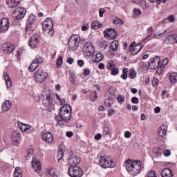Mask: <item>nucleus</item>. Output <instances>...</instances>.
Segmentation results:
<instances>
[{
	"label": "nucleus",
	"mask_w": 177,
	"mask_h": 177,
	"mask_svg": "<svg viewBox=\"0 0 177 177\" xmlns=\"http://www.w3.org/2000/svg\"><path fill=\"white\" fill-rule=\"evenodd\" d=\"M124 167L132 176H136L143 169V165L140 160L127 159L124 162Z\"/></svg>",
	"instance_id": "nucleus-1"
},
{
	"label": "nucleus",
	"mask_w": 177,
	"mask_h": 177,
	"mask_svg": "<svg viewBox=\"0 0 177 177\" xmlns=\"http://www.w3.org/2000/svg\"><path fill=\"white\" fill-rule=\"evenodd\" d=\"M97 159L101 168H114L115 162L109 157H107L104 153L101 152L98 154Z\"/></svg>",
	"instance_id": "nucleus-2"
},
{
	"label": "nucleus",
	"mask_w": 177,
	"mask_h": 177,
	"mask_svg": "<svg viewBox=\"0 0 177 177\" xmlns=\"http://www.w3.org/2000/svg\"><path fill=\"white\" fill-rule=\"evenodd\" d=\"M42 30L44 34L47 37L53 35V21L50 18H46L42 24Z\"/></svg>",
	"instance_id": "nucleus-3"
},
{
	"label": "nucleus",
	"mask_w": 177,
	"mask_h": 177,
	"mask_svg": "<svg viewBox=\"0 0 177 177\" xmlns=\"http://www.w3.org/2000/svg\"><path fill=\"white\" fill-rule=\"evenodd\" d=\"M59 117L68 122L71 120V106L67 104H64L60 108Z\"/></svg>",
	"instance_id": "nucleus-4"
},
{
	"label": "nucleus",
	"mask_w": 177,
	"mask_h": 177,
	"mask_svg": "<svg viewBox=\"0 0 177 177\" xmlns=\"http://www.w3.org/2000/svg\"><path fill=\"white\" fill-rule=\"evenodd\" d=\"M80 42H81V37L78 35H73L68 43L69 49L77 50L80 46Z\"/></svg>",
	"instance_id": "nucleus-5"
},
{
	"label": "nucleus",
	"mask_w": 177,
	"mask_h": 177,
	"mask_svg": "<svg viewBox=\"0 0 177 177\" xmlns=\"http://www.w3.org/2000/svg\"><path fill=\"white\" fill-rule=\"evenodd\" d=\"M48 72H45L42 69H38L35 72L34 80L37 84H42L48 77Z\"/></svg>",
	"instance_id": "nucleus-6"
},
{
	"label": "nucleus",
	"mask_w": 177,
	"mask_h": 177,
	"mask_svg": "<svg viewBox=\"0 0 177 177\" xmlns=\"http://www.w3.org/2000/svg\"><path fill=\"white\" fill-rule=\"evenodd\" d=\"M95 52V47L91 42H86L83 46L82 53L86 57H90Z\"/></svg>",
	"instance_id": "nucleus-7"
},
{
	"label": "nucleus",
	"mask_w": 177,
	"mask_h": 177,
	"mask_svg": "<svg viewBox=\"0 0 177 177\" xmlns=\"http://www.w3.org/2000/svg\"><path fill=\"white\" fill-rule=\"evenodd\" d=\"M42 63H44V58L39 55L36 56L35 59L32 60L30 66L28 67V71H30V73H34Z\"/></svg>",
	"instance_id": "nucleus-8"
},
{
	"label": "nucleus",
	"mask_w": 177,
	"mask_h": 177,
	"mask_svg": "<svg viewBox=\"0 0 177 177\" xmlns=\"http://www.w3.org/2000/svg\"><path fill=\"white\" fill-rule=\"evenodd\" d=\"M144 47L145 45H143V44H136V42L133 41L129 46V52L131 55L135 56V55H138Z\"/></svg>",
	"instance_id": "nucleus-9"
},
{
	"label": "nucleus",
	"mask_w": 177,
	"mask_h": 177,
	"mask_svg": "<svg viewBox=\"0 0 177 177\" xmlns=\"http://www.w3.org/2000/svg\"><path fill=\"white\" fill-rule=\"evenodd\" d=\"M27 10L23 7H18L12 12V17L15 20H21L26 16Z\"/></svg>",
	"instance_id": "nucleus-10"
},
{
	"label": "nucleus",
	"mask_w": 177,
	"mask_h": 177,
	"mask_svg": "<svg viewBox=\"0 0 177 177\" xmlns=\"http://www.w3.org/2000/svg\"><path fill=\"white\" fill-rule=\"evenodd\" d=\"M69 176L71 177H82V169L78 166L69 167L68 169Z\"/></svg>",
	"instance_id": "nucleus-11"
},
{
	"label": "nucleus",
	"mask_w": 177,
	"mask_h": 177,
	"mask_svg": "<svg viewBox=\"0 0 177 177\" xmlns=\"http://www.w3.org/2000/svg\"><path fill=\"white\" fill-rule=\"evenodd\" d=\"M9 27H10V22L9 21V19L3 18L0 20V34L6 32V31L9 30Z\"/></svg>",
	"instance_id": "nucleus-12"
},
{
	"label": "nucleus",
	"mask_w": 177,
	"mask_h": 177,
	"mask_svg": "<svg viewBox=\"0 0 177 177\" xmlns=\"http://www.w3.org/2000/svg\"><path fill=\"white\" fill-rule=\"evenodd\" d=\"M160 63V57L156 56L149 61L148 66L151 70H156V68H159Z\"/></svg>",
	"instance_id": "nucleus-13"
},
{
	"label": "nucleus",
	"mask_w": 177,
	"mask_h": 177,
	"mask_svg": "<svg viewBox=\"0 0 177 177\" xmlns=\"http://www.w3.org/2000/svg\"><path fill=\"white\" fill-rule=\"evenodd\" d=\"M118 35L117 30L114 29H106L104 31V36L106 39H115Z\"/></svg>",
	"instance_id": "nucleus-14"
},
{
	"label": "nucleus",
	"mask_w": 177,
	"mask_h": 177,
	"mask_svg": "<svg viewBox=\"0 0 177 177\" xmlns=\"http://www.w3.org/2000/svg\"><path fill=\"white\" fill-rule=\"evenodd\" d=\"M20 139H21V136L20 135V132L19 131H14L11 133V142L15 146H17V145H20Z\"/></svg>",
	"instance_id": "nucleus-15"
},
{
	"label": "nucleus",
	"mask_w": 177,
	"mask_h": 177,
	"mask_svg": "<svg viewBox=\"0 0 177 177\" xmlns=\"http://www.w3.org/2000/svg\"><path fill=\"white\" fill-rule=\"evenodd\" d=\"M80 162H81V158H80V156L75 154L71 155L68 160L69 167H78L77 165H78Z\"/></svg>",
	"instance_id": "nucleus-16"
},
{
	"label": "nucleus",
	"mask_w": 177,
	"mask_h": 177,
	"mask_svg": "<svg viewBox=\"0 0 177 177\" xmlns=\"http://www.w3.org/2000/svg\"><path fill=\"white\" fill-rule=\"evenodd\" d=\"M40 38L39 36L35 35L32 36L29 39V46L32 49H35L39 45Z\"/></svg>",
	"instance_id": "nucleus-17"
},
{
	"label": "nucleus",
	"mask_w": 177,
	"mask_h": 177,
	"mask_svg": "<svg viewBox=\"0 0 177 177\" xmlns=\"http://www.w3.org/2000/svg\"><path fill=\"white\" fill-rule=\"evenodd\" d=\"M151 32H153V27H149L147 30V34L148 35L145 38V40H148L150 41V39H153V38H156L158 39L160 38V37H161V35H164V33H156L153 37L151 36Z\"/></svg>",
	"instance_id": "nucleus-18"
},
{
	"label": "nucleus",
	"mask_w": 177,
	"mask_h": 177,
	"mask_svg": "<svg viewBox=\"0 0 177 177\" xmlns=\"http://www.w3.org/2000/svg\"><path fill=\"white\" fill-rule=\"evenodd\" d=\"M32 167L39 175L41 176V171H42V167L41 166V162L35 158H32Z\"/></svg>",
	"instance_id": "nucleus-19"
},
{
	"label": "nucleus",
	"mask_w": 177,
	"mask_h": 177,
	"mask_svg": "<svg viewBox=\"0 0 177 177\" xmlns=\"http://www.w3.org/2000/svg\"><path fill=\"white\" fill-rule=\"evenodd\" d=\"M41 138L46 143H52L53 142V135L51 133H41Z\"/></svg>",
	"instance_id": "nucleus-20"
},
{
	"label": "nucleus",
	"mask_w": 177,
	"mask_h": 177,
	"mask_svg": "<svg viewBox=\"0 0 177 177\" xmlns=\"http://www.w3.org/2000/svg\"><path fill=\"white\" fill-rule=\"evenodd\" d=\"M19 127L21 131V132H27V131H30V133H32V132H34V128H32V127L26 124H23V123H20L19 124Z\"/></svg>",
	"instance_id": "nucleus-21"
},
{
	"label": "nucleus",
	"mask_w": 177,
	"mask_h": 177,
	"mask_svg": "<svg viewBox=\"0 0 177 177\" xmlns=\"http://www.w3.org/2000/svg\"><path fill=\"white\" fill-rule=\"evenodd\" d=\"M169 62V59H168V58H165L162 60V64L160 63L159 64V68L157 70L158 74H162V71H164V68L167 67Z\"/></svg>",
	"instance_id": "nucleus-22"
},
{
	"label": "nucleus",
	"mask_w": 177,
	"mask_h": 177,
	"mask_svg": "<svg viewBox=\"0 0 177 177\" xmlns=\"http://www.w3.org/2000/svg\"><path fill=\"white\" fill-rule=\"evenodd\" d=\"M16 46L15 45L11 44H4L3 47V52H6V53H12L13 50H15V48Z\"/></svg>",
	"instance_id": "nucleus-23"
},
{
	"label": "nucleus",
	"mask_w": 177,
	"mask_h": 177,
	"mask_svg": "<svg viewBox=\"0 0 177 177\" xmlns=\"http://www.w3.org/2000/svg\"><path fill=\"white\" fill-rule=\"evenodd\" d=\"M167 127L166 125H162L158 129V135L160 136L161 138H164L165 135H167Z\"/></svg>",
	"instance_id": "nucleus-24"
},
{
	"label": "nucleus",
	"mask_w": 177,
	"mask_h": 177,
	"mask_svg": "<svg viewBox=\"0 0 177 177\" xmlns=\"http://www.w3.org/2000/svg\"><path fill=\"white\" fill-rule=\"evenodd\" d=\"M10 107H12V102H10V100H6V102H4L1 106V109L6 112V111H9V110H10Z\"/></svg>",
	"instance_id": "nucleus-25"
},
{
	"label": "nucleus",
	"mask_w": 177,
	"mask_h": 177,
	"mask_svg": "<svg viewBox=\"0 0 177 177\" xmlns=\"http://www.w3.org/2000/svg\"><path fill=\"white\" fill-rule=\"evenodd\" d=\"M162 177H173L174 173H172V170L170 169L166 168L163 169L161 172Z\"/></svg>",
	"instance_id": "nucleus-26"
},
{
	"label": "nucleus",
	"mask_w": 177,
	"mask_h": 177,
	"mask_svg": "<svg viewBox=\"0 0 177 177\" xmlns=\"http://www.w3.org/2000/svg\"><path fill=\"white\" fill-rule=\"evenodd\" d=\"M20 3V0H7L8 8H16Z\"/></svg>",
	"instance_id": "nucleus-27"
},
{
	"label": "nucleus",
	"mask_w": 177,
	"mask_h": 177,
	"mask_svg": "<svg viewBox=\"0 0 177 177\" xmlns=\"http://www.w3.org/2000/svg\"><path fill=\"white\" fill-rule=\"evenodd\" d=\"M120 46V43L118 41L115 40L113 41L110 44V49L113 50V52H115L118 50V47Z\"/></svg>",
	"instance_id": "nucleus-28"
},
{
	"label": "nucleus",
	"mask_w": 177,
	"mask_h": 177,
	"mask_svg": "<svg viewBox=\"0 0 177 177\" xmlns=\"http://www.w3.org/2000/svg\"><path fill=\"white\" fill-rule=\"evenodd\" d=\"M3 75L4 77L7 88H10V86H12V80H10V77H9V75L8 73L4 72Z\"/></svg>",
	"instance_id": "nucleus-29"
},
{
	"label": "nucleus",
	"mask_w": 177,
	"mask_h": 177,
	"mask_svg": "<svg viewBox=\"0 0 177 177\" xmlns=\"http://www.w3.org/2000/svg\"><path fill=\"white\" fill-rule=\"evenodd\" d=\"M46 172L47 175H50V176H52V177L57 176V171H56V169H55V168L46 169Z\"/></svg>",
	"instance_id": "nucleus-30"
},
{
	"label": "nucleus",
	"mask_w": 177,
	"mask_h": 177,
	"mask_svg": "<svg viewBox=\"0 0 177 177\" xmlns=\"http://www.w3.org/2000/svg\"><path fill=\"white\" fill-rule=\"evenodd\" d=\"M169 81L171 84H175L177 81V73L173 72L169 74Z\"/></svg>",
	"instance_id": "nucleus-31"
},
{
	"label": "nucleus",
	"mask_w": 177,
	"mask_h": 177,
	"mask_svg": "<svg viewBox=\"0 0 177 177\" xmlns=\"http://www.w3.org/2000/svg\"><path fill=\"white\" fill-rule=\"evenodd\" d=\"M128 73H129V68H124L122 69V74L120 75L122 80H127L128 78Z\"/></svg>",
	"instance_id": "nucleus-32"
},
{
	"label": "nucleus",
	"mask_w": 177,
	"mask_h": 177,
	"mask_svg": "<svg viewBox=\"0 0 177 177\" xmlns=\"http://www.w3.org/2000/svg\"><path fill=\"white\" fill-rule=\"evenodd\" d=\"M55 120L57 122V125H59V127H63L64 124H66V120L60 116H56Z\"/></svg>",
	"instance_id": "nucleus-33"
},
{
	"label": "nucleus",
	"mask_w": 177,
	"mask_h": 177,
	"mask_svg": "<svg viewBox=\"0 0 177 177\" xmlns=\"http://www.w3.org/2000/svg\"><path fill=\"white\" fill-rule=\"evenodd\" d=\"M156 157H160V156H162V153H164V149L158 147H156L155 149V151H154Z\"/></svg>",
	"instance_id": "nucleus-34"
},
{
	"label": "nucleus",
	"mask_w": 177,
	"mask_h": 177,
	"mask_svg": "<svg viewBox=\"0 0 177 177\" xmlns=\"http://www.w3.org/2000/svg\"><path fill=\"white\" fill-rule=\"evenodd\" d=\"M63 156H64V150L59 148V151L57 155V158L58 159V161H60L62 158H63Z\"/></svg>",
	"instance_id": "nucleus-35"
},
{
	"label": "nucleus",
	"mask_w": 177,
	"mask_h": 177,
	"mask_svg": "<svg viewBox=\"0 0 177 177\" xmlns=\"http://www.w3.org/2000/svg\"><path fill=\"white\" fill-rule=\"evenodd\" d=\"M35 20H37V17L34 15H30L28 17V23L30 24H34V23H35Z\"/></svg>",
	"instance_id": "nucleus-36"
},
{
	"label": "nucleus",
	"mask_w": 177,
	"mask_h": 177,
	"mask_svg": "<svg viewBox=\"0 0 177 177\" xmlns=\"http://www.w3.org/2000/svg\"><path fill=\"white\" fill-rule=\"evenodd\" d=\"M91 102H96L97 100V92L92 91L91 93Z\"/></svg>",
	"instance_id": "nucleus-37"
},
{
	"label": "nucleus",
	"mask_w": 177,
	"mask_h": 177,
	"mask_svg": "<svg viewBox=\"0 0 177 177\" xmlns=\"http://www.w3.org/2000/svg\"><path fill=\"white\" fill-rule=\"evenodd\" d=\"M14 177H23V174L21 173V169H20V167L15 168Z\"/></svg>",
	"instance_id": "nucleus-38"
},
{
	"label": "nucleus",
	"mask_w": 177,
	"mask_h": 177,
	"mask_svg": "<svg viewBox=\"0 0 177 177\" xmlns=\"http://www.w3.org/2000/svg\"><path fill=\"white\" fill-rule=\"evenodd\" d=\"M102 136L104 138H107V136H110V129L109 127H104L103 131H102Z\"/></svg>",
	"instance_id": "nucleus-39"
},
{
	"label": "nucleus",
	"mask_w": 177,
	"mask_h": 177,
	"mask_svg": "<svg viewBox=\"0 0 177 177\" xmlns=\"http://www.w3.org/2000/svg\"><path fill=\"white\" fill-rule=\"evenodd\" d=\"M136 71H135V69H130L129 73V78L131 80H133V78H136Z\"/></svg>",
	"instance_id": "nucleus-40"
},
{
	"label": "nucleus",
	"mask_w": 177,
	"mask_h": 177,
	"mask_svg": "<svg viewBox=\"0 0 177 177\" xmlns=\"http://www.w3.org/2000/svg\"><path fill=\"white\" fill-rule=\"evenodd\" d=\"M100 26H102V24H100V21H94L91 24V28H93V30H97V28H99Z\"/></svg>",
	"instance_id": "nucleus-41"
},
{
	"label": "nucleus",
	"mask_w": 177,
	"mask_h": 177,
	"mask_svg": "<svg viewBox=\"0 0 177 177\" xmlns=\"http://www.w3.org/2000/svg\"><path fill=\"white\" fill-rule=\"evenodd\" d=\"M57 68H62V66H63V57H59L57 59Z\"/></svg>",
	"instance_id": "nucleus-42"
},
{
	"label": "nucleus",
	"mask_w": 177,
	"mask_h": 177,
	"mask_svg": "<svg viewBox=\"0 0 177 177\" xmlns=\"http://www.w3.org/2000/svg\"><path fill=\"white\" fill-rule=\"evenodd\" d=\"M103 57H104V55H103V54L100 53L96 54L95 59V63H99V62H102Z\"/></svg>",
	"instance_id": "nucleus-43"
},
{
	"label": "nucleus",
	"mask_w": 177,
	"mask_h": 177,
	"mask_svg": "<svg viewBox=\"0 0 177 177\" xmlns=\"http://www.w3.org/2000/svg\"><path fill=\"white\" fill-rule=\"evenodd\" d=\"M145 177H157V173L154 170H151L147 173Z\"/></svg>",
	"instance_id": "nucleus-44"
},
{
	"label": "nucleus",
	"mask_w": 177,
	"mask_h": 177,
	"mask_svg": "<svg viewBox=\"0 0 177 177\" xmlns=\"http://www.w3.org/2000/svg\"><path fill=\"white\" fill-rule=\"evenodd\" d=\"M114 67H115V64H114V62L110 60L107 64L108 70H113Z\"/></svg>",
	"instance_id": "nucleus-45"
},
{
	"label": "nucleus",
	"mask_w": 177,
	"mask_h": 177,
	"mask_svg": "<svg viewBox=\"0 0 177 177\" xmlns=\"http://www.w3.org/2000/svg\"><path fill=\"white\" fill-rule=\"evenodd\" d=\"M133 12H134L133 17H138V16H140V15H142V11H140L139 8H134Z\"/></svg>",
	"instance_id": "nucleus-46"
},
{
	"label": "nucleus",
	"mask_w": 177,
	"mask_h": 177,
	"mask_svg": "<svg viewBox=\"0 0 177 177\" xmlns=\"http://www.w3.org/2000/svg\"><path fill=\"white\" fill-rule=\"evenodd\" d=\"M113 23L115 24V26H122V24H124L122 20L118 18L114 19Z\"/></svg>",
	"instance_id": "nucleus-47"
},
{
	"label": "nucleus",
	"mask_w": 177,
	"mask_h": 177,
	"mask_svg": "<svg viewBox=\"0 0 177 177\" xmlns=\"http://www.w3.org/2000/svg\"><path fill=\"white\" fill-rule=\"evenodd\" d=\"M117 100H118V103H120V104H122V103H124V102H125V97L120 95L118 97Z\"/></svg>",
	"instance_id": "nucleus-48"
},
{
	"label": "nucleus",
	"mask_w": 177,
	"mask_h": 177,
	"mask_svg": "<svg viewBox=\"0 0 177 177\" xmlns=\"http://www.w3.org/2000/svg\"><path fill=\"white\" fill-rule=\"evenodd\" d=\"M118 74H120V69L118 68H113L111 69V75H118Z\"/></svg>",
	"instance_id": "nucleus-49"
},
{
	"label": "nucleus",
	"mask_w": 177,
	"mask_h": 177,
	"mask_svg": "<svg viewBox=\"0 0 177 177\" xmlns=\"http://www.w3.org/2000/svg\"><path fill=\"white\" fill-rule=\"evenodd\" d=\"M152 86H158V80L157 77H153L151 80Z\"/></svg>",
	"instance_id": "nucleus-50"
},
{
	"label": "nucleus",
	"mask_w": 177,
	"mask_h": 177,
	"mask_svg": "<svg viewBox=\"0 0 177 177\" xmlns=\"http://www.w3.org/2000/svg\"><path fill=\"white\" fill-rule=\"evenodd\" d=\"M84 71V75L85 77H88V75H89L91 74V69L90 68H84L83 70Z\"/></svg>",
	"instance_id": "nucleus-51"
},
{
	"label": "nucleus",
	"mask_w": 177,
	"mask_h": 177,
	"mask_svg": "<svg viewBox=\"0 0 177 177\" xmlns=\"http://www.w3.org/2000/svg\"><path fill=\"white\" fill-rule=\"evenodd\" d=\"M163 154L165 157H169L171 156V151L169 149L163 150Z\"/></svg>",
	"instance_id": "nucleus-52"
},
{
	"label": "nucleus",
	"mask_w": 177,
	"mask_h": 177,
	"mask_svg": "<svg viewBox=\"0 0 177 177\" xmlns=\"http://www.w3.org/2000/svg\"><path fill=\"white\" fill-rule=\"evenodd\" d=\"M131 103H133V104H138V103H139V98L136 97H133L131 98Z\"/></svg>",
	"instance_id": "nucleus-53"
},
{
	"label": "nucleus",
	"mask_w": 177,
	"mask_h": 177,
	"mask_svg": "<svg viewBox=\"0 0 177 177\" xmlns=\"http://www.w3.org/2000/svg\"><path fill=\"white\" fill-rule=\"evenodd\" d=\"M167 39H174V42L177 43V35H173L172 36H169L167 37Z\"/></svg>",
	"instance_id": "nucleus-54"
},
{
	"label": "nucleus",
	"mask_w": 177,
	"mask_h": 177,
	"mask_svg": "<svg viewBox=\"0 0 177 177\" xmlns=\"http://www.w3.org/2000/svg\"><path fill=\"white\" fill-rule=\"evenodd\" d=\"M167 20L170 21V23H174L175 21V16L174 15H170L167 17Z\"/></svg>",
	"instance_id": "nucleus-55"
},
{
	"label": "nucleus",
	"mask_w": 177,
	"mask_h": 177,
	"mask_svg": "<svg viewBox=\"0 0 177 177\" xmlns=\"http://www.w3.org/2000/svg\"><path fill=\"white\" fill-rule=\"evenodd\" d=\"M84 60H82V59H79V60L77 61V66H78L79 67H83V66H84Z\"/></svg>",
	"instance_id": "nucleus-56"
},
{
	"label": "nucleus",
	"mask_w": 177,
	"mask_h": 177,
	"mask_svg": "<svg viewBox=\"0 0 177 177\" xmlns=\"http://www.w3.org/2000/svg\"><path fill=\"white\" fill-rule=\"evenodd\" d=\"M106 12V10L104 8H101L99 10V15L100 17H103V14Z\"/></svg>",
	"instance_id": "nucleus-57"
},
{
	"label": "nucleus",
	"mask_w": 177,
	"mask_h": 177,
	"mask_svg": "<svg viewBox=\"0 0 177 177\" xmlns=\"http://www.w3.org/2000/svg\"><path fill=\"white\" fill-rule=\"evenodd\" d=\"M89 28V25H84L82 27V31H86V30H88Z\"/></svg>",
	"instance_id": "nucleus-58"
},
{
	"label": "nucleus",
	"mask_w": 177,
	"mask_h": 177,
	"mask_svg": "<svg viewBox=\"0 0 177 177\" xmlns=\"http://www.w3.org/2000/svg\"><path fill=\"white\" fill-rule=\"evenodd\" d=\"M124 137L127 138V139H129V138H131V132L126 131L124 133Z\"/></svg>",
	"instance_id": "nucleus-59"
},
{
	"label": "nucleus",
	"mask_w": 177,
	"mask_h": 177,
	"mask_svg": "<svg viewBox=\"0 0 177 177\" xmlns=\"http://www.w3.org/2000/svg\"><path fill=\"white\" fill-rule=\"evenodd\" d=\"M73 62H74V59L71 57H68L67 63H68L69 64H73Z\"/></svg>",
	"instance_id": "nucleus-60"
},
{
	"label": "nucleus",
	"mask_w": 177,
	"mask_h": 177,
	"mask_svg": "<svg viewBox=\"0 0 177 177\" xmlns=\"http://www.w3.org/2000/svg\"><path fill=\"white\" fill-rule=\"evenodd\" d=\"M73 135V131H68L66 133V136H67V138H71Z\"/></svg>",
	"instance_id": "nucleus-61"
},
{
	"label": "nucleus",
	"mask_w": 177,
	"mask_h": 177,
	"mask_svg": "<svg viewBox=\"0 0 177 177\" xmlns=\"http://www.w3.org/2000/svg\"><path fill=\"white\" fill-rule=\"evenodd\" d=\"M23 55V48H19L17 50V56H21Z\"/></svg>",
	"instance_id": "nucleus-62"
},
{
	"label": "nucleus",
	"mask_w": 177,
	"mask_h": 177,
	"mask_svg": "<svg viewBox=\"0 0 177 177\" xmlns=\"http://www.w3.org/2000/svg\"><path fill=\"white\" fill-rule=\"evenodd\" d=\"M160 111H161V109L160 108V106H156L154 109V112L156 113V114H158Z\"/></svg>",
	"instance_id": "nucleus-63"
},
{
	"label": "nucleus",
	"mask_w": 177,
	"mask_h": 177,
	"mask_svg": "<svg viewBox=\"0 0 177 177\" xmlns=\"http://www.w3.org/2000/svg\"><path fill=\"white\" fill-rule=\"evenodd\" d=\"M104 103L106 106H110L111 102H110V98L105 100Z\"/></svg>",
	"instance_id": "nucleus-64"
}]
</instances>
